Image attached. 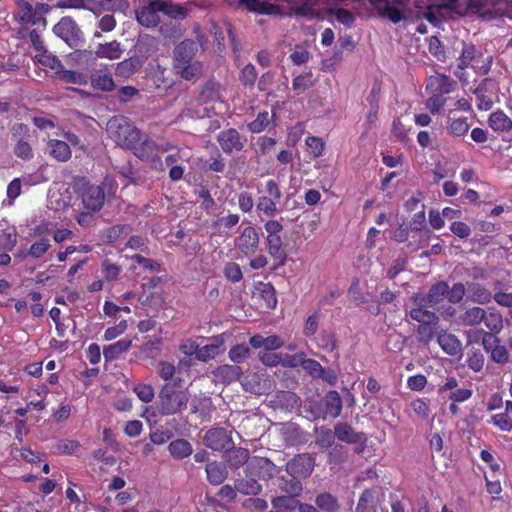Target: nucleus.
Instances as JSON below:
<instances>
[{
  "label": "nucleus",
  "mask_w": 512,
  "mask_h": 512,
  "mask_svg": "<svg viewBox=\"0 0 512 512\" xmlns=\"http://www.w3.org/2000/svg\"><path fill=\"white\" fill-rule=\"evenodd\" d=\"M58 6L60 8L86 9L95 12V0H62Z\"/></svg>",
  "instance_id": "nucleus-49"
},
{
  "label": "nucleus",
  "mask_w": 512,
  "mask_h": 512,
  "mask_svg": "<svg viewBox=\"0 0 512 512\" xmlns=\"http://www.w3.org/2000/svg\"><path fill=\"white\" fill-rule=\"evenodd\" d=\"M458 47L461 48V55L458 58V69L464 70L467 68L476 56V48L473 44L458 42Z\"/></svg>",
  "instance_id": "nucleus-32"
},
{
  "label": "nucleus",
  "mask_w": 512,
  "mask_h": 512,
  "mask_svg": "<svg viewBox=\"0 0 512 512\" xmlns=\"http://www.w3.org/2000/svg\"><path fill=\"white\" fill-rule=\"evenodd\" d=\"M197 49V44L191 40H185L178 44L173 52V68L176 69L179 66L193 62L192 59L195 56Z\"/></svg>",
  "instance_id": "nucleus-11"
},
{
  "label": "nucleus",
  "mask_w": 512,
  "mask_h": 512,
  "mask_svg": "<svg viewBox=\"0 0 512 512\" xmlns=\"http://www.w3.org/2000/svg\"><path fill=\"white\" fill-rule=\"evenodd\" d=\"M212 375L216 382L230 384L240 379L242 369L237 365L223 364L214 369Z\"/></svg>",
  "instance_id": "nucleus-18"
},
{
  "label": "nucleus",
  "mask_w": 512,
  "mask_h": 512,
  "mask_svg": "<svg viewBox=\"0 0 512 512\" xmlns=\"http://www.w3.org/2000/svg\"><path fill=\"white\" fill-rule=\"evenodd\" d=\"M122 272V267L113 263L109 259H105L101 263V273L103 278L108 282L116 281Z\"/></svg>",
  "instance_id": "nucleus-41"
},
{
  "label": "nucleus",
  "mask_w": 512,
  "mask_h": 512,
  "mask_svg": "<svg viewBox=\"0 0 512 512\" xmlns=\"http://www.w3.org/2000/svg\"><path fill=\"white\" fill-rule=\"evenodd\" d=\"M107 182L102 185H88L84 188L82 193V202L86 209L91 211H99L105 201V186Z\"/></svg>",
  "instance_id": "nucleus-8"
},
{
  "label": "nucleus",
  "mask_w": 512,
  "mask_h": 512,
  "mask_svg": "<svg viewBox=\"0 0 512 512\" xmlns=\"http://www.w3.org/2000/svg\"><path fill=\"white\" fill-rule=\"evenodd\" d=\"M157 373L164 381H169L175 374V366L170 362L160 361L157 364Z\"/></svg>",
  "instance_id": "nucleus-62"
},
{
  "label": "nucleus",
  "mask_w": 512,
  "mask_h": 512,
  "mask_svg": "<svg viewBox=\"0 0 512 512\" xmlns=\"http://www.w3.org/2000/svg\"><path fill=\"white\" fill-rule=\"evenodd\" d=\"M16 17L21 23L37 24L35 9L33 8V5L28 1L20 0L17 2Z\"/></svg>",
  "instance_id": "nucleus-28"
},
{
  "label": "nucleus",
  "mask_w": 512,
  "mask_h": 512,
  "mask_svg": "<svg viewBox=\"0 0 512 512\" xmlns=\"http://www.w3.org/2000/svg\"><path fill=\"white\" fill-rule=\"evenodd\" d=\"M315 503L322 512H337L339 504L337 499L330 493H321L316 499Z\"/></svg>",
  "instance_id": "nucleus-37"
},
{
  "label": "nucleus",
  "mask_w": 512,
  "mask_h": 512,
  "mask_svg": "<svg viewBox=\"0 0 512 512\" xmlns=\"http://www.w3.org/2000/svg\"><path fill=\"white\" fill-rule=\"evenodd\" d=\"M224 338L223 336H217L212 339L210 344L199 347L197 354V360L207 362L215 359L218 355L224 352Z\"/></svg>",
  "instance_id": "nucleus-19"
},
{
  "label": "nucleus",
  "mask_w": 512,
  "mask_h": 512,
  "mask_svg": "<svg viewBox=\"0 0 512 512\" xmlns=\"http://www.w3.org/2000/svg\"><path fill=\"white\" fill-rule=\"evenodd\" d=\"M299 502L291 496H279L272 500V505L276 509L291 510L298 506Z\"/></svg>",
  "instance_id": "nucleus-59"
},
{
  "label": "nucleus",
  "mask_w": 512,
  "mask_h": 512,
  "mask_svg": "<svg viewBox=\"0 0 512 512\" xmlns=\"http://www.w3.org/2000/svg\"><path fill=\"white\" fill-rule=\"evenodd\" d=\"M106 130L118 146L135 150L134 154L142 159H151L154 162L156 153L170 149L168 144L160 147L150 140H145L138 146L140 133L124 116L112 117L107 122Z\"/></svg>",
  "instance_id": "nucleus-1"
},
{
  "label": "nucleus",
  "mask_w": 512,
  "mask_h": 512,
  "mask_svg": "<svg viewBox=\"0 0 512 512\" xmlns=\"http://www.w3.org/2000/svg\"><path fill=\"white\" fill-rule=\"evenodd\" d=\"M122 49L120 43L117 41H111L104 44H99L95 54L99 58H106L109 60L119 59L122 55Z\"/></svg>",
  "instance_id": "nucleus-24"
},
{
  "label": "nucleus",
  "mask_w": 512,
  "mask_h": 512,
  "mask_svg": "<svg viewBox=\"0 0 512 512\" xmlns=\"http://www.w3.org/2000/svg\"><path fill=\"white\" fill-rule=\"evenodd\" d=\"M274 114L267 111L260 112L256 119L248 124V129L253 133H260L267 129L273 122Z\"/></svg>",
  "instance_id": "nucleus-35"
},
{
  "label": "nucleus",
  "mask_w": 512,
  "mask_h": 512,
  "mask_svg": "<svg viewBox=\"0 0 512 512\" xmlns=\"http://www.w3.org/2000/svg\"><path fill=\"white\" fill-rule=\"evenodd\" d=\"M141 66V62L137 59H127L120 62L116 68V74L122 77L131 76Z\"/></svg>",
  "instance_id": "nucleus-48"
},
{
  "label": "nucleus",
  "mask_w": 512,
  "mask_h": 512,
  "mask_svg": "<svg viewBox=\"0 0 512 512\" xmlns=\"http://www.w3.org/2000/svg\"><path fill=\"white\" fill-rule=\"evenodd\" d=\"M168 451L174 458L183 459L192 454L193 448L187 440L177 439L168 445Z\"/></svg>",
  "instance_id": "nucleus-30"
},
{
  "label": "nucleus",
  "mask_w": 512,
  "mask_h": 512,
  "mask_svg": "<svg viewBox=\"0 0 512 512\" xmlns=\"http://www.w3.org/2000/svg\"><path fill=\"white\" fill-rule=\"evenodd\" d=\"M492 423L499 427L502 431L512 430V420L509 418L507 413L496 414L491 419Z\"/></svg>",
  "instance_id": "nucleus-64"
},
{
  "label": "nucleus",
  "mask_w": 512,
  "mask_h": 512,
  "mask_svg": "<svg viewBox=\"0 0 512 512\" xmlns=\"http://www.w3.org/2000/svg\"><path fill=\"white\" fill-rule=\"evenodd\" d=\"M132 341L129 339H121L111 345H108L103 350L104 358L107 361L116 359L120 354L126 352L131 347Z\"/></svg>",
  "instance_id": "nucleus-29"
},
{
  "label": "nucleus",
  "mask_w": 512,
  "mask_h": 512,
  "mask_svg": "<svg viewBox=\"0 0 512 512\" xmlns=\"http://www.w3.org/2000/svg\"><path fill=\"white\" fill-rule=\"evenodd\" d=\"M495 5L496 0H466L463 2L462 7L455 8V13L460 15H485L486 13H490Z\"/></svg>",
  "instance_id": "nucleus-14"
},
{
  "label": "nucleus",
  "mask_w": 512,
  "mask_h": 512,
  "mask_svg": "<svg viewBox=\"0 0 512 512\" xmlns=\"http://www.w3.org/2000/svg\"><path fill=\"white\" fill-rule=\"evenodd\" d=\"M77 27L75 22L68 18L63 17L54 27L53 32L55 35L63 39L69 46H73L76 41Z\"/></svg>",
  "instance_id": "nucleus-17"
},
{
  "label": "nucleus",
  "mask_w": 512,
  "mask_h": 512,
  "mask_svg": "<svg viewBox=\"0 0 512 512\" xmlns=\"http://www.w3.org/2000/svg\"><path fill=\"white\" fill-rule=\"evenodd\" d=\"M488 123L496 132H506L512 129V120L500 110L490 115Z\"/></svg>",
  "instance_id": "nucleus-27"
},
{
  "label": "nucleus",
  "mask_w": 512,
  "mask_h": 512,
  "mask_svg": "<svg viewBox=\"0 0 512 512\" xmlns=\"http://www.w3.org/2000/svg\"><path fill=\"white\" fill-rule=\"evenodd\" d=\"M190 158V153L177 150L172 154H169L165 158V163L167 166L181 165L183 162L187 161Z\"/></svg>",
  "instance_id": "nucleus-61"
},
{
  "label": "nucleus",
  "mask_w": 512,
  "mask_h": 512,
  "mask_svg": "<svg viewBox=\"0 0 512 512\" xmlns=\"http://www.w3.org/2000/svg\"><path fill=\"white\" fill-rule=\"evenodd\" d=\"M34 59L43 66L49 67L53 70L62 68L60 60L53 54L49 53L46 48L36 52Z\"/></svg>",
  "instance_id": "nucleus-40"
},
{
  "label": "nucleus",
  "mask_w": 512,
  "mask_h": 512,
  "mask_svg": "<svg viewBox=\"0 0 512 512\" xmlns=\"http://www.w3.org/2000/svg\"><path fill=\"white\" fill-rule=\"evenodd\" d=\"M161 409L164 414L171 415L181 412L189 401V393L186 390L162 392Z\"/></svg>",
  "instance_id": "nucleus-5"
},
{
  "label": "nucleus",
  "mask_w": 512,
  "mask_h": 512,
  "mask_svg": "<svg viewBox=\"0 0 512 512\" xmlns=\"http://www.w3.org/2000/svg\"><path fill=\"white\" fill-rule=\"evenodd\" d=\"M133 391L137 395V397L144 403L151 402L155 396L153 387L148 384H137L134 386Z\"/></svg>",
  "instance_id": "nucleus-55"
},
{
  "label": "nucleus",
  "mask_w": 512,
  "mask_h": 512,
  "mask_svg": "<svg viewBox=\"0 0 512 512\" xmlns=\"http://www.w3.org/2000/svg\"><path fill=\"white\" fill-rule=\"evenodd\" d=\"M302 367L306 372H308L313 377L322 378L323 380H329L324 376L325 369H323L319 362H317L316 360L304 358Z\"/></svg>",
  "instance_id": "nucleus-53"
},
{
  "label": "nucleus",
  "mask_w": 512,
  "mask_h": 512,
  "mask_svg": "<svg viewBox=\"0 0 512 512\" xmlns=\"http://www.w3.org/2000/svg\"><path fill=\"white\" fill-rule=\"evenodd\" d=\"M410 316L413 320L426 325L436 324L438 321V317L435 315V313L422 308L412 309L410 311Z\"/></svg>",
  "instance_id": "nucleus-45"
},
{
  "label": "nucleus",
  "mask_w": 512,
  "mask_h": 512,
  "mask_svg": "<svg viewBox=\"0 0 512 512\" xmlns=\"http://www.w3.org/2000/svg\"><path fill=\"white\" fill-rule=\"evenodd\" d=\"M257 78V72L252 64H247L240 73V81L244 85L252 86Z\"/></svg>",
  "instance_id": "nucleus-63"
},
{
  "label": "nucleus",
  "mask_w": 512,
  "mask_h": 512,
  "mask_svg": "<svg viewBox=\"0 0 512 512\" xmlns=\"http://www.w3.org/2000/svg\"><path fill=\"white\" fill-rule=\"evenodd\" d=\"M228 357L233 363H243L250 357V349L244 344L235 345L229 350Z\"/></svg>",
  "instance_id": "nucleus-46"
},
{
  "label": "nucleus",
  "mask_w": 512,
  "mask_h": 512,
  "mask_svg": "<svg viewBox=\"0 0 512 512\" xmlns=\"http://www.w3.org/2000/svg\"><path fill=\"white\" fill-rule=\"evenodd\" d=\"M49 154L58 161L65 162L71 157V150L66 141L51 139L48 141Z\"/></svg>",
  "instance_id": "nucleus-22"
},
{
  "label": "nucleus",
  "mask_w": 512,
  "mask_h": 512,
  "mask_svg": "<svg viewBox=\"0 0 512 512\" xmlns=\"http://www.w3.org/2000/svg\"><path fill=\"white\" fill-rule=\"evenodd\" d=\"M259 244V234L252 226L245 227L240 236L235 239V246L246 256L255 254L259 248Z\"/></svg>",
  "instance_id": "nucleus-6"
},
{
  "label": "nucleus",
  "mask_w": 512,
  "mask_h": 512,
  "mask_svg": "<svg viewBox=\"0 0 512 512\" xmlns=\"http://www.w3.org/2000/svg\"><path fill=\"white\" fill-rule=\"evenodd\" d=\"M185 80L197 78L202 73V65L199 62H191L174 69Z\"/></svg>",
  "instance_id": "nucleus-43"
},
{
  "label": "nucleus",
  "mask_w": 512,
  "mask_h": 512,
  "mask_svg": "<svg viewBox=\"0 0 512 512\" xmlns=\"http://www.w3.org/2000/svg\"><path fill=\"white\" fill-rule=\"evenodd\" d=\"M485 310L480 307H472L467 309L461 316L460 320L463 325L475 326L483 322Z\"/></svg>",
  "instance_id": "nucleus-38"
},
{
  "label": "nucleus",
  "mask_w": 512,
  "mask_h": 512,
  "mask_svg": "<svg viewBox=\"0 0 512 512\" xmlns=\"http://www.w3.org/2000/svg\"><path fill=\"white\" fill-rule=\"evenodd\" d=\"M160 1H151L136 10V18L140 25L151 28L160 22Z\"/></svg>",
  "instance_id": "nucleus-7"
},
{
  "label": "nucleus",
  "mask_w": 512,
  "mask_h": 512,
  "mask_svg": "<svg viewBox=\"0 0 512 512\" xmlns=\"http://www.w3.org/2000/svg\"><path fill=\"white\" fill-rule=\"evenodd\" d=\"M325 413L332 418L340 416L342 411V399L337 391H329L325 396Z\"/></svg>",
  "instance_id": "nucleus-26"
},
{
  "label": "nucleus",
  "mask_w": 512,
  "mask_h": 512,
  "mask_svg": "<svg viewBox=\"0 0 512 512\" xmlns=\"http://www.w3.org/2000/svg\"><path fill=\"white\" fill-rule=\"evenodd\" d=\"M218 142L226 153L240 151L244 147V142L242 141L239 132L232 128L222 131L218 135Z\"/></svg>",
  "instance_id": "nucleus-15"
},
{
  "label": "nucleus",
  "mask_w": 512,
  "mask_h": 512,
  "mask_svg": "<svg viewBox=\"0 0 512 512\" xmlns=\"http://www.w3.org/2000/svg\"><path fill=\"white\" fill-rule=\"evenodd\" d=\"M482 344L484 349L490 353L491 359L496 363H506L509 359L507 349L499 345V339L489 333L483 336Z\"/></svg>",
  "instance_id": "nucleus-12"
},
{
  "label": "nucleus",
  "mask_w": 512,
  "mask_h": 512,
  "mask_svg": "<svg viewBox=\"0 0 512 512\" xmlns=\"http://www.w3.org/2000/svg\"><path fill=\"white\" fill-rule=\"evenodd\" d=\"M207 480L211 485L222 484L228 477V470L225 465L217 461L209 462L205 468Z\"/></svg>",
  "instance_id": "nucleus-20"
},
{
  "label": "nucleus",
  "mask_w": 512,
  "mask_h": 512,
  "mask_svg": "<svg viewBox=\"0 0 512 512\" xmlns=\"http://www.w3.org/2000/svg\"><path fill=\"white\" fill-rule=\"evenodd\" d=\"M204 444L214 451H222L229 448L232 441L225 429L215 428L206 432Z\"/></svg>",
  "instance_id": "nucleus-10"
},
{
  "label": "nucleus",
  "mask_w": 512,
  "mask_h": 512,
  "mask_svg": "<svg viewBox=\"0 0 512 512\" xmlns=\"http://www.w3.org/2000/svg\"><path fill=\"white\" fill-rule=\"evenodd\" d=\"M316 434H317V436H316L315 443L318 446H320L322 448H328L333 445L336 435H335V432L334 433L332 432V430H330L326 427H321V428L317 429Z\"/></svg>",
  "instance_id": "nucleus-50"
},
{
  "label": "nucleus",
  "mask_w": 512,
  "mask_h": 512,
  "mask_svg": "<svg viewBox=\"0 0 512 512\" xmlns=\"http://www.w3.org/2000/svg\"><path fill=\"white\" fill-rule=\"evenodd\" d=\"M267 196H261L256 203V211L261 217H273L277 213V204L281 199V191L274 180H268L265 184Z\"/></svg>",
  "instance_id": "nucleus-4"
},
{
  "label": "nucleus",
  "mask_w": 512,
  "mask_h": 512,
  "mask_svg": "<svg viewBox=\"0 0 512 512\" xmlns=\"http://www.w3.org/2000/svg\"><path fill=\"white\" fill-rule=\"evenodd\" d=\"M248 470L263 479H271L279 473L277 466L263 457L252 458L248 464Z\"/></svg>",
  "instance_id": "nucleus-13"
},
{
  "label": "nucleus",
  "mask_w": 512,
  "mask_h": 512,
  "mask_svg": "<svg viewBox=\"0 0 512 512\" xmlns=\"http://www.w3.org/2000/svg\"><path fill=\"white\" fill-rule=\"evenodd\" d=\"M128 328V324L126 320L120 321L117 325L113 327H109L104 332V340L111 341L118 336L122 335Z\"/></svg>",
  "instance_id": "nucleus-58"
},
{
  "label": "nucleus",
  "mask_w": 512,
  "mask_h": 512,
  "mask_svg": "<svg viewBox=\"0 0 512 512\" xmlns=\"http://www.w3.org/2000/svg\"><path fill=\"white\" fill-rule=\"evenodd\" d=\"M467 298L478 304H487L491 301L492 294L481 284L471 282L467 284Z\"/></svg>",
  "instance_id": "nucleus-21"
},
{
  "label": "nucleus",
  "mask_w": 512,
  "mask_h": 512,
  "mask_svg": "<svg viewBox=\"0 0 512 512\" xmlns=\"http://www.w3.org/2000/svg\"><path fill=\"white\" fill-rule=\"evenodd\" d=\"M229 5L244 7L250 12L262 15H282L279 3H288L297 16L312 19L317 15L315 0H225Z\"/></svg>",
  "instance_id": "nucleus-2"
},
{
  "label": "nucleus",
  "mask_w": 512,
  "mask_h": 512,
  "mask_svg": "<svg viewBox=\"0 0 512 512\" xmlns=\"http://www.w3.org/2000/svg\"><path fill=\"white\" fill-rule=\"evenodd\" d=\"M310 52L303 45H296L290 54V59L295 65H301L309 61Z\"/></svg>",
  "instance_id": "nucleus-56"
},
{
  "label": "nucleus",
  "mask_w": 512,
  "mask_h": 512,
  "mask_svg": "<svg viewBox=\"0 0 512 512\" xmlns=\"http://www.w3.org/2000/svg\"><path fill=\"white\" fill-rule=\"evenodd\" d=\"M249 459V451L244 448H235L226 454V461L233 469H237L247 463Z\"/></svg>",
  "instance_id": "nucleus-33"
},
{
  "label": "nucleus",
  "mask_w": 512,
  "mask_h": 512,
  "mask_svg": "<svg viewBox=\"0 0 512 512\" xmlns=\"http://www.w3.org/2000/svg\"><path fill=\"white\" fill-rule=\"evenodd\" d=\"M483 322L485 326L493 333H499L503 328V319L500 313L498 312H489L485 311Z\"/></svg>",
  "instance_id": "nucleus-47"
},
{
  "label": "nucleus",
  "mask_w": 512,
  "mask_h": 512,
  "mask_svg": "<svg viewBox=\"0 0 512 512\" xmlns=\"http://www.w3.org/2000/svg\"><path fill=\"white\" fill-rule=\"evenodd\" d=\"M437 341L443 351L448 355L455 356L461 351V342L453 334L441 333Z\"/></svg>",
  "instance_id": "nucleus-23"
},
{
  "label": "nucleus",
  "mask_w": 512,
  "mask_h": 512,
  "mask_svg": "<svg viewBox=\"0 0 512 512\" xmlns=\"http://www.w3.org/2000/svg\"><path fill=\"white\" fill-rule=\"evenodd\" d=\"M314 469V459L308 454H301L286 465L287 472L295 479L308 477Z\"/></svg>",
  "instance_id": "nucleus-9"
},
{
  "label": "nucleus",
  "mask_w": 512,
  "mask_h": 512,
  "mask_svg": "<svg viewBox=\"0 0 512 512\" xmlns=\"http://www.w3.org/2000/svg\"><path fill=\"white\" fill-rule=\"evenodd\" d=\"M220 88L217 82L210 81L206 83L200 93V100L205 103L219 101L221 99Z\"/></svg>",
  "instance_id": "nucleus-36"
},
{
  "label": "nucleus",
  "mask_w": 512,
  "mask_h": 512,
  "mask_svg": "<svg viewBox=\"0 0 512 512\" xmlns=\"http://www.w3.org/2000/svg\"><path fill=\"white\" fill-rule=\"evenodd\" d=\"M456 82L443 74H435L429 77L426 88L430 93L448 94L454 90Z\"/></svg>",
  "instance_id": "nucleus-16"
},
{
  "label": "nucleus",
  "mask_w": 512,
  "mask_h": 512,
  "mask_svg": "<svg viewBox=\"0 0 512 512\" xmlns=\"http://www.w3.org/2000/svg\"><path fill=\"white\" fill-rule=\"evenodd\" d=\"M448 285L445 282H439L433 285L428 293L427 301L433 306L438 304L445 296L447 297Z\"/></svg>",
  "instance_id": "nucleus-44"
},
{
  "label": "nucleus",
  "mask_w": 512,
  "mask_h": 512,
  "mask_svg": "<svg viewBox=\"0 0 512 512\" xmlns=\"http://www.w3.org/2000/svg\"><path fill=\"white\" fill-rule=\"evenodd\" d=\"M50 240L47 238H41L38 241L34 242L29 250L26 252H21L19 255L23 258L30 256L32 258H40L42 257L50 248Z\"/></svg>",
  "instance_id": "nucleus-39"
},
{
  "label": "nucleus",
  "mask_w": 512,
  "mask_h": 512,
  "mask_svg": "<svg viewBox=\"0 0 512 512\" xmlns=\"http://www.w3.org/2000/svg\"><path fill=\"white\" fill-rule=\"evenodd\" d=\"M161 13L173 19H185L188 11L180 4L173 2L160 1Z\"/></svg>",
  "instance_id": "nucleus-34"
},
{
  "label": "nucleus",
  "mask_w": 512,
  "mask_h": 512,
  "mask_svg": "<svg viewBox=\"0 0 512 512\" xmlns=\"http://www.w3.org/2000/svg\"><path fill=\"white\" fill-rule=\"evenodd\" d=\"M336 437L347 443H358L363 440V435L354 431L347 423H338L335 426Z\"/></svg>",
  "instance_id": "nucleus-25"
},
{
  "label": "nucleus",
  "mask_w": 512,
  "mask_h": 512,
  "mask_svg": "<svg viewBox=\"0 0 512 512\" xmlns=\"http://www.w3.org/2000/svg\"><path fill=\"white\" fill-rule=\"evenodd\" d=\"M235 489L244 495H257L261 492L262 486L255 479L237 480Z\"/></svg>",
  "instance_id": "nucleus-42"
},
{
  "label": "nucleus",
  "mask_w": 512,
  "mask_h": 512,
  "mask_svg": "<svg viewBox=\"0 0 512 512\" xmlns=\"http://www.w3.org/2000/svg\"><path fill=\"white\" fill-rule=\"evenodd\" d=\"M313 86L312 73L308 72L298 75L292 81V88L298 93H302Z\"/></svg>",
  "instance_id": "nucleus-54"
},
{
  "label": "nucleus",
  "mask_w": 512,
  "mask_h": 512,
  "mask_svg": "<svg viewBox=\"0 0 512 512\" xmlns=\"http://www.w3.org/2000/svg\"><path fill=\"white\" fill-rule=\"evenodd\" d=\"M374 11L381 17L394 24L400 23L408 16V3L406 0H369Z\"/></svg>",
  "instance_id": "nucleus-3"
},
{
  "label": "nucleus",
  "mask_w": 512,
  "mask_h": 512,
  "mask_svg": "<svg viewBox=\"0 0 512 512\" xmlns=\"http://www.w3.org/2000/svg\"><path fill=\"white\" fill-rule=\"evenodd\" d=\"M223 272L225 277L232 282H239L243 277L240 266L235 262H228Z\"/></svg>",
  "instance_id": "nucleus-60"
},
{
  "label": "nucleus",
  "mask_w": 512,
  "mask_h": 512,
  "mask_svg": "<svg viewBox=\"0 0 512 512\" xmlns=\"http://www.w3.org/2000/svg\"><path fill=\"white\" fill-rule=\"evenodd\" d=\"M428 51L438 61L445 62L447 59L446 52L442 46L441 41L435 36H432L428 39Z\"/></svg>",
  "instance_id": "nucleus-51"
},
{
  "label": "nucleus",
  "mask_w": 512,
  "mask_h": 512,
  "mask_svg": "<svg viewBox=\"0 0 512 512\" xmlns=\"http://www.w3.org/2000/svg\"><path fill=\"white\" fill-rule=\"evenodd\" d=\"M467 293V286L462 283H456L451 289L448 288L447 298L452 303L460 302Z\"/></svg>",
  "instance_id": "nucleus-57"
},
{
  "label": "nucleus",
  "mask_w": 512,
  "mask_h": 512,
  "mask_svg": "<svg viewBox=\"0 0 512 512\" xmlns=\"http://www.w3.org/2000/svg\"><path fill=\"white\" fill-rule=\"evenodd\" d=\"M91 82L93 87L102 91H111L114 88V81L110 72L99 71L92 75Z\"/></svg>",
  "instance_id": "nucleus-31"
},
{
  "label": "nucleus",
  "mask_w": 512,
  "mask_h": 512,
  "mask_svg": "<svg viewBox=\"0 0 512 512\" xmlns=\"http://www.w3.org/2000/svg\"><path fill=\"white\" fill-rule=\"evenodd\" d=\"M450 124L448 126L449 133L454 136H462L464 135L468 129L469 124L467 123V119L464 117L454 118L449 117Z\"/></svg>",
  "instance_id": "nucleus-52"
}]
</instances>
